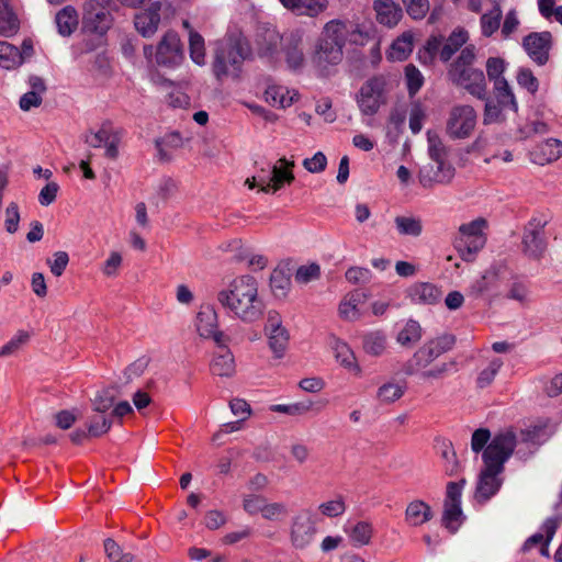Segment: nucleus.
<instances>
[{"instance_id": "nucleus-1", "label": "nucleus", "mask_w": 562, "mask_h": 562, "mask_svg": "<svg viewBox=\"0 0 562 562\" xmlns=\"http://www.w3.org/2000/svg\"><path fill=\"white\" fill-rule=\"evenodd\" d=\"M217 301L229 315L244 323H254L263 313L258 282L249 274L233 279L217 293Z\"/></svg>"}, {"instance_id": "nucleus-43", "label": "nucleus", "mask_w": 562, "mask_h": 562, "mask_svg": "<svg viewBox=\"0 0 562 562\" xmlns=\"http://www.w3.org/2000/svg\"><path fill=\"white\" fill-rule=\"evenodd\" d=\"M493 94L494 101L503 106H509V110L517 112L518 104L506 79L493 83Z\"/></svg>"}, {"instance_id": "nucleus-28", "label": "nucleus", "mask_w": 562, "mask_h": 562, "mask_svg": "<svg viewBox=\"0 0 562 562\" xmlns=\"http://www.w3.org/2000/svg\"><path fill=\"white\" fill-rule=\"evenodd\" d=\"M331 349L334 351L336 360L347 370L353 371L360 374L361 370L357 362L356 356L350 347L342 340L333 337Z\"/></svg>"}, {"instance_id": "nucleus-38", "label": "nucleus", "mask_w": 562, "mask_h": 562, "mask_svg": "<svg viewBox=\"0 0 562 562\" xmlns=\"http://www.w3.org/2000/svg\"><path fill=\"white\" fill-rule=\"evenodd\" d=\"M405 383L391 380L378 389L376 398L383 404H392L398 401L405 394Z\"/></svg>"}, {"instance_id": "nucleus-42", "label": "nucleus", "mask_w": 562, "mask_h": 562, "mask_svg": "<svg viewBox=\"0 0 562 562\" xmlns=\"http://www.w3.org/2000/svg\"><path fill=\"white\" fill-rule=\"evenodd\" d=\"M386 345V335L381 330L368 333L363 337V350L370 356L379 357L383 355Z\"/></svg>"}, {"instance_id": "nucleus-48", "label": "nucleus", "mask_w": 562, "mask_h": 562, "mask_svg": "<svg viewBox=\"0 0 562 562\" xmlns=\"http://www.w3.org/2000/svg\"><path fill=\"white\" fill-rule=\"evenodd\" d=\"M190 58L199 66L205 65V44L204 38L194 30H190L189 36Z\"/></svg>"}, {"instance_id": "nucleus-23", "label": "nucleus", "mask_w": 562, "mask_h": 562, "mask_svg": "<svg viewBox=\"0 0 562 562\" xmlns=\"http://www.w3.org/2000/svg\"><path fill=\"white\" fill-rule=\"evenodd\" d=\"M376 21L387 27H394L403 16L402 8L394 0H374Z\"/></svg>"}, {"instance_id": "nucleus-18", "label": "nucleus", "mask_w": 562, "mask_h": 562, "mask_svg": "<svg viewBox=\"0 0 562 562\" xmlns=\"http://www.w3.org/2000/svg\"><path fill=\"white\" fill-rule=\"evenodd\" d=\"M551 33H531L524 38V48L529 57L538 65H544L549 59L551 47Z\"/></svg>"}, {"instance_id": "nucleus-35", "label": "nucleus", "mask_w": 562, "mask_h": 562, "mask_svg": "<svg viewBox=\"0 0 562 562\" xmlns=\"http://www.w3.org/2000/svg\"><path fill=\"white\" fill-rule=\"evenodd\" d=\"M486 243L485 236L457 238L456 248L461 258L465 261H472L474 256L484 247Z\"/></svg>"}, {"instance_id": "nucleus-30", "label": "nucleus", "mask_w": 562, "mask_h": 562, "mask_svg": "<svg viewBox=\"0 0 562 562\" xmlns=\"http://www.w3.org/2000/svg\"><path fill=\"white\" fill-rule=\"evenodd\" d=\"M364 302V294L360 292H352L344 297L339 304V316L349 322H355L360 318L361 313L359 305Z\"/></svg>"}, {"instance_id": "nucleus-39", "label": "nucleus", "mask_w": 562, "mask_h": 562, "mask_svg": "<svg viewBox=\"0 0 562 562\" xmlns=\"http://www.w3.org/2000/svg\"><path fill=\"white\" fill-rule=\"evenodd\" d=\"M227 247L231 251L235 252V257L238 260H247L249 267L261 270L267 266V258L265 256L250 254L247 249H244V245L240 240H233Z\"/></svg>"}, {"instance_id": "nucleus-24", "label": "nucleus", "mask_w": 562, "mask_h": 562, "mask_svg": "<svg viewBox=\"0 0 562 562\" xmlns=\"http://www.w3.org/2000/svg\"><path fill=\"white\" fill-rule=\"evenodd\" d=\"M217 345L218 350L214 353L210 364L211 372L221 378H231L236 370L234 356L223 342Z\"/></svg>"}, {"instance_id": "nucleus-54", "label": "nucleus", "mask_w": 562, "mask_h": 562, "mask_svg": "<svg viewBox=\"0 0 562 562\" xmlns=\"http://www.w3.org/2000/svg\"><path fill=\"white\" fill-rule=\"evenodd\" d=\"M104 551L111 562H135L134 555L132 553H124L113 539L104 541Z\"/></svg>"}, {"instance_id": "nucleus-15", "label": "nucleus", "mask_w": 562, "mask_h": 562, "mask_svg": "<svg viewBox=\"0 0 562 562\" xmlns=\"http://www.w3.org/2000/svg\"><path fill=\"white\" fill-rule=\"evenodd\" d=\"M265 334L268 339L269 348L274 357L282 358L289 346L290 334L283 326L282 318L278 312H268Z\"/></svg>"}, {"instance_id": "nucleus-16", "label": "nucleus", "mask_w": 562, "mask_h": 562, "mask_svg": "<svg viewBox=\"0 0 562 562\" xmlns=\"http://www.w3.org/2000/svg\"><path fill=\"white\" fill-rule=\"evenodd\" d=\"M454 172V167L447 160H431L419 169L418 179L424 188H432L436 184L450 183Z\"/></svg>"}, {"instance_id": "nucleus-62", "label": "nucleus", "mask_w": 562, "mask_h": 562, "mask_svg": "<svg viewBox=\"0 0 562 562\" xmlns=\"http://www.w3.org/2000/svg\"><path fill=\"white\" fill-rule=\"evenodd\" d=\"M405 78L409 94H415L424 85L422 72L412 64L405 67Z\"/></svg>"}, {"instance_id": "nucleus-6", "label": "nucleus", "mask_w": 562, "mask_h": 562, "mask_svg": "<svg viewBox=\"0 0 562 562\" xmlns=\"http://www.w3.org/2000/svg\"><path fill=\"white\" fill-rule=\"evenodd\" d=\"M243 510L249 516L260 515L270 522H283L290 514L286 503L271 501L259 493H246L241 496Z\"/></svg>"}, {"instance_id": "nucleus-25", "label": "nucleus", "mask_w": 562, "mask_h": 562, "mask_svg": "<svg viewBox=\"0 0 562 562\" xmlns=\"http://www.w3.org/2000/svg\"><path fill=\"white\" fill-rule=\"evenodd\" d=\"M533 162L546 165L557 161L562 156V142L549 138L539 144L531 153Z\"/></svg>"}, {"instance_id": "nucleus-12", "label": "nucleus", "mask_w": 562, "mask_h": 562, "mask_svg": "<svg viewBox=\"0 0 562 562\" xmlns=\"http://www.w3.org/2000/svg\"><path fill=\"white\" fill-rule=\"evenodd\" d=\"M465 483L467 481L462 479L458 482H449L447 485L442 522L451 532H456L463 520L461 496Z\"/></svg>"}, {"instance_id": "nucleus-26", "label": "nucleus", "mask_w": 562, "mask_h": 562, "mask_svg": "<svg viewBox=\"0 0 562 562\" xmlns=\"http://www.w3.org/2000/svg\"><path fill=\"white\" fill-rule=\"evenodd\" d=\"M407 295L416 304H436L440 302L442 292L431 283H416L407 290Z\"/></svg>"}, {"instance_id": "nucleus-50", "label": "nucleus", "mask_w": 562, "mask_h": 562, "mask_svg": "<svg viewBox=\"0 0 562 562\" xmlns=\"http://www.w3.org/2000/svg\"><path fill=\"white\" fill-rule=\"evenodd\" d=\"M502 10L495 5L488 13L481 16L482 34L490 37L501 25Z\"/></svg>"}, {"instance_id": "nucleus-57", "label": "nucleus", "mask_w": 562, "mask_h": 562, "mask_svg": "<svg viewBox=\"0 0 562 562\" xmlns=\"http://www.w3.org/2000/svg\"><path fill=\"white\" fill-rule=\"evenodd\" d=\"M427 140H428V155L430 159L434 160H446L447 149L440 139V137L431 133L427 132Z\"/></svg>"}, {"instance_id": "nucleus-52", "label": "nucleus", "mask_w": 562, "mask_h": 562, "mask_svg": "<svg viewBox=\"0 0 562 562\" xmlns=\"http://www.w3.org/2000/svg\"><path fill=\"white\" fill-rule=\"evenodd\" d=\"M506 61L501 57H488L485 63L486 76L492 83L505 80Z\"/></svg>"}, {"instance_id": "nucleus-60", "label": "nucleus", "mask_w": 562, "mask_h": 562, "mask_svg": "<svg viewBox=\"0 0 562 562\" xmlns=\"http://www.w3.org/2000/svg\"><path fill=\"white\" fill-rule=\"evenodd\" d=\"M321 276V268L317 263L303 265L297 268L295 272V281L301 284H306L311 281L317 280Z\"/></svg>"}, {"instance_id": "nucleus-22", "label": "nucleus", "mask_w": 562, "mask_h": 562, "mask_svg": "<svg viewBox=\"0 0 562 562\" xmlns=\"http://www.w3.org/2000/svg\"><path fill=\"white\" fill-rule=\"evenodd\" d=\"M560 524H561V518H559V517L548 518L543 522L541 530L539 532L532 535L531 537H529L526 540V542L524 544V550L527 551V550L531 549L533 546L541 544L540 553L543 557H549V548L548 547H549L550 541L554 537Z\"/></svg>"}, {"instance_id": "nucleus-36", "label": "nucleus", "mask_w": 562, "mask_h": 562, "mask_svg": "<svg viewBox=\"0 0 562 562\" xmlns=\"http://www.w3.org/2000/svg\"><path fill=\"white\" fill-rule=\"evenodd\" d=\"M19 31V20L8 3L0 0V35L12 36Z\"/></svg>"}, {"instance_id": "nucleus-9", "label": "nucleus", "mask_w": 562, "mask_h": 562, "mask_svg": "<svg viewBox=\"0 0 562 562\" xmlns=\"http://www.w3.org/2000/svg\"><path fill=\"white\" fill-rule=\"evenodd\" d=\"M113 0H87L83 4V26L88 32L103 35L112 26Z\"/></svg>"}, {"instance_id": "nucleus-14", "label": "nucleus", "mask_w": 562, "mask_h": 562, "mask_svg": "<svg viewBox=\"0 0 562 562\" xmlns=\"http://www.w3.org/2000/svg\"><path fill=\"white\" fill-rule=\"evenodd\" d=\"M121 138V131L114 128L110 122H105L98 131L88 133L85 142L93 148L104 147V156L115 160L119 157Z\"/></svg>"}, {"instance_id": "nucleus-34", "label": "nucleus", "mask_w": 562, "mask_h": 562, "mask_svg": "<svg viewBox=\"0 0 562 562\" xmlns=\"http://www.w3.org/2000/svg\"><path fill=\"white\" fill-rule=\"evenodd\" d=\"M396 231L402 236L418 237L423 233V221L414 215H397L394 218Z\"/></svg>"}, {"instance_id": "nucleus-55", "label": "nucleus", "mask_w": 562, "mask_h": 562, "mask_svg": "<svg viewBox=\"0 0 562 562\" xmlns=\"http://www.w3.org/2000/svg\"><path fill=\"white\" fill-rule=\"evenodd\" d=\"M407 14L414 20L424 19L430 8L428 0H401Z\"/></svg>"}, {"instance_id": "nucleus-37", "label": "nucleus", "mask_w": 562, "mask_h": 562, "mask_svg": "<svg viewBox=\"0 0 562 562\" xmlns=\"http://www.w3.org/2000/svg\"><path fill=\"white\" fill-rule=\"evenodd\" d=\"M496 281L497 277L494 272L485 271L470 284L468 295L473 299L483 297L495 288Z\"/></svg>"}, {"instance_id": "nucleus-32", "label": "nucleus", "mask_w": 562, "mask_h": 562, "mask_svg": "<svg viewBox=\"0 0 562 562\" xmlns=\"http://www.w3.org/2000/svg\"><path fill=\"white\" fill-rule=\"evenodd\" d=\"M326 402L315 403L313 401L307 400L288 405L278 404L272 407V411L278 413H284L291 416H302L310 412H314L317 414L324 408Z\"/></svg>"}, {"instance_id": "nucleus-45", "label": "nucleus", "mask_w": 562, "mask_h": 562, "mask_svg": "<svg viewBox=\"0 0 562 562\" xmlns=\"http://www.w3.org/2000/svg\"><path fill=\"white\" fill-rule=\"evenodd\" d=\"M373 527L368 521H358L348 530L349 539L355 547H363L370 543Z\"/></svg>"}, {"instance_id": "nucleus-10", "label": "nucleus", "mask_w": 562, "mask_h": 562, "mask_svg": "<svg viewBox=\"0 0 562 562\" xmlns=\"http://www.w3.org/2000/svg\"><path fill=\"white\" fill-rule=\"evenodd\" d=\"M316 533V521L310 509H303L292 517L289 538L294 549L307 548L314 541Z\"/></svg>"}, {"instance_id": "nucleus-53", "label": "nucleus", "mask_w": 562, "mask_h": 562, "mask_svg": "<svg viewBox=\"0 0 562 562\" xmlns=\"http://www.w3.org/2000/svg\"><path fill=\"white\" fill-rule=\"evenodd\" d=\"M20 209L18 203L10 202L4 210V229L8 234L13 235L19 231Z\"/></svg>"}, {"instance_id": "nucleus-20", "label": "nucleus", "mask_w": 562, "mask_h": 562, "mask_svg": "<svg viewBox=\"0 0 562 562\" xmlns=\"http://www.w3.org/2000/svg\"><path fill=\"white\" fill-rule=\"evenodd\" d=\"M502 472L503 470H496V468L484 465L476 484L474 494L475 499L479 502H486L497 493L502 485V480L498 479V474Z\"/></svg>"}, {"instance_id": "nucleus-17", "label": "nucleus", "mask_w": 562, "mask_h": 562, "mask_svg": "<svg viewBox=\"0 0 562 562\" xmlns=\"http://www.w3.org/2000/svg\"><path fill=\"white\" fill-rule=\"evenodd\" d=\"M183 59L180 37L175 31H167L156 48V61L164 66H176Z\"/></svg>"}, {"instance_id": "nucleus-2", "label": "nucleus", "mask_w": 562, "mask_h": 562, "mask_svg": "<svg viewBox=\"0 0 562 562\" xmlns=\"http://www.w3.org/2000/svg\"><path fill=\"white\" fill-rule=\"evenodd\" d=\"M456 340L451 335H441L427 340L404 366L406 375H415L423 383H432L443 379L454 362H436L452 349Z\"/></svg>"}, {"instance_id": "nucleus-61", "label": "nucleus", "mask_w": 562, "mask_h": 562, "mask_svg": "<svg viewBox=\"0 0 562 562\" xmlns=\"http://www.w3.org/2000/svg\"><path fill=\"white\" fill-rule=\"evenodd\" d=\"M486 227V221L484 218H476L470 223L462 224L459 227V237L458 238H467V237H479L484 236L483 229Z\"/></svg>"}, {"instance_id": "nucleus-31", "label": "nucleus", "mask_w": 562, "mask_h": 562, "mask_svg": "<svg viewBox=\"0 0 562 562\" xmlns=\"http://www.w3.org/2000/svg\"><path fill=\"white\" fill-rule=\"evenodd\" d=\"M432 518V512L425 502L416 499L411 502L405 510V520L411 526H420Z\"/></svg>"}, {"instance_id": "nucleus-8", "label": "nucleus", "mask_w": 562, "mask_h": 562, "mask_svg": "<svg viewBox=\"0 0 562 562\" xmlns=\"http://www.w3.org/2000/svg\"><path fill=\"white\" fill-rule=\"evenodd\" d=\"M517 440L512 429L497 432L483 452L484 465L504 470V463L513 454Z\"/></svg>"}, {"instance_id": "nucleus-44", "label": "nucleus", "mask_w": 562, "mask_h": 562, "mask_svg": "<svg viewBox=\"0 0 562 562\" xmlns=\"http://www.w3.org/2000/svg\"><path fill=\"white\" fill-rule=\"evenodd\" d=\"M301 37L296 34H290L286 37L285 57L288 65L296 69L303 65L304 55L301 49Z\"/></svg>"}, {"instance_id": "nucleus-40", "label": "nucleus", "mask_w": 562, "mask_h": 562, "mask_svg": "<svg viewBox=\"0 0 562 562\" xmlns=\"http://www.w3.org/2000/svg\"><path fill=\"white\" fill-rule=\"evenodd\" d=\"M414 36L412 32H405L397 37L389 50V58L392 60H404L413 50Z\"/></svg>"}, {"instance_id": "nucleus-59", "label": "nucleus", "mask_w": 562, "mask_h": 562, "mask_svg": "<svg viewBox=\"0 0 562 562\" xmlns=\"http://www.w3.org/2000/svg\"><path fill=\"white\" fill-rule=\"evenodd\" d=\"M30 339L26 331L20 330L7 344L0 348V357H8L18 352Z\"/></svg>"}, {"instance_id": "nucleus-4", "label": "nucleus", "mask_w": 562, "mask_h": 562, "mask_svg": "<svg viewBox=\"0 0 562 562\" xmlns=\"http://www.w3.org/2000/svg\"><path fill=\"white\" fill-rule=\"evenodd\" d=\"M475 59V46L467 45L461 49L458 57L450 63L447 77L452 85L463 88L479 100H484L487 92V81L483 70L473 67Z\"/></svg>"}, {"instance_id": "nucleus-58", "label": "nucleus", "mask_w": 562, "mask_h": 562, "mask_svg": "<svg viewBox=\"0 0 562 562\" xmlns=\"http://www.w3.org/2000/svg\"><path fill=\"white\" fill-rule=\"evenodd\" d=\"M261 49L266 54H272L282 42V36L276 29H266L260 35Z\"/></svg>"}, {"instance_id": "nucleus-64", "label": "nucleus", "mask_w": 562, "mask_h": 562, "mask_svg": "<svg viewBox=\"0 0 562 562\" xmlns=\"http://www.w3.org/2000/svg\"><path fill=\"white\" fill-rule=\"evenodd\" d=\"M46 262L50 269V272L55 277H60L69 263V256L66 251H56L53 254L52 258L46 260Z\"/></svg>"}, {"instance_id": "nucleus-21", "label": "nucleus", "mask_w": 562, "mask_h": 562, "mask_svg": "<svg viewBox=\"0 0 562 562\" xmlns=\"http://www.w3.org/2000/svg\"><path fill=\"white\" fill-rule=\"evenodd\" d=\"M162 5L161 1H156L147 10L135 15V29L144 37H151L158 31Z\"/></svg>"}, {"instance_id": "nucleus-51", "label": "nucleus", "mask_w": 562, "mask_h": 562, "mask_svg": "<svg viewBox=\"0 0 562 562\" xmlns=\"http://www.w3.org/2000/svg\"><path fill=\"white\" fill-rule=\"evenodd\" d=\"M485 109L483 115L484 124H493L504 120V111L509 110V106H503L494 101V99L485 98Z\"/></svg>"}, {"instance_id": "nucleus-46", "label": "nucleus", "mask_w": 562, "mask_h": 562, "mask_svg": "<svg viewBox=\"0 0 562 562\" xmlns=\"http://www.w3.org/2000/svg\"><path fill=\"white\" fill-rule=\"evenodd\" d=\"M295 95V93L290 95V92L280 86H270L265 91L266 101L278 108L290 106L294 102Z\"/></svg>"}, {"instance_id": "nucleus-41", "label": "nucleus", "mask_w": 562, "mask_h": 562, "mask_svg": "<svg viewBox=\"0 0 562 562\" xmlns=\"http://www.w3.org/2000/svg\"><path fill=\"white\" fill-rule=\"evenodd\" d=\"M270 288L277 297H285L291 289V277L284 268H277L270 276Z\"/></svg>"}, {"instance_id": "nucleus-7", "label": "nucleus", "mask_w": 562, "mask_h": 562, "mask_svg": "<svg viewBox=\"0 0 562 562\" xmlns=\"http://www.w3.org/2000/svg\"><path fill=\"white\" fill-rule=\"evenodd\" d=\"M387 82L383 76H375L362 83L356 94V102L362 115L373 116L386 103Z\"/></svg>"}, {"instance_id": "nucleus-11", "label": "nucleus", "mask_w": 562, "mask_h": 562, "mask_svg": "<svg viewBox=\"0 0 562 562\" xmlns=\"http://www.w3.org/2000/svg\"><path fill=\"white\" fill-rule=\"evenodd\" d=\"M476 112L471 105H456L451 109L447 120V134L454 139L468 138L476 126Z\"/></svg>"}, {"instance_id": "nucleus-27", "label": "nucleus", "mask_w": 562, "mask_h": 562, "mask_svg": "<svg viewBox=\"0 0 562 562\" xmlns=\"http://www.w3.org/2000/svg\"><path fill=\"white\" fill-rule=\"evenodd\" d=\"M469 33L462 27H457L445 40L440 50L439 58L441 61H449L451 57L468 42Z\"/></svg>"}, {"instance_id": "nucleus-49", "label": "nucleus", "mask_w": 562, "mask_h": 562, "mask_svg": "<svg viewBox=\"0 0 562 562\" xmlns=\"http://www.w3.org/2000/svg\"><path fill=\"white\" fill-rule=\"evenodd\" d=\"M503 364L504 362L501 358H493L492 360H490L486 368L482 369L479 372L476 378V386L479 389H485L490 386L493 383L499 370L502 369Z\"/></svg>"}, {"instance_id": "nucleus-3", "label": "nucleus", "mask_w": 562, "mask_h": 562, "mask_svg": "<svg viewBox=\"0 0 562 562\" xmlns=\"http://www.w3.org/2000/svg\"><path fill=\"white\" fill-rule=\"evenodd\" d=\"M249 48L246 41L236 34L227 35L214 43L211 70L216 81L237 80Z\"/></svg>"}, {"instance_id": "nucleus-13", "label": "nucleus", "mask_w": 562, "mask_h": 562, "mask_svg": "<svg viewBox=\"0 0 562 562\" xmlns=\"http://www.w3.org/2000/svg\"><path fill=\"white\" fill-rule=\"evenodd\" d=\"M548 221L543 216L532 217L525 227L522 235V251L532 259H540L546 249L547 241L544 228Z\"/></svg>"}, {"instance_id": "nucleus-56", "label": "nucleus", "mask_w": 562, "mask_h": 562, "mask_svg": "<svg viewBox=\"0 0 562 562\" xmlns=\"http://www.w3.org/2000/svg\"><path fill=\"white\" fill-rule=\"evenodd\" d=\"M270 173V191L272 192H277L284 183H291L294 180V176L291 170L282 169L278 166H273Z\"/></svg>"}, {"instance_id": "nucleus-33", "label": "nucleus", "mask_w": 562, "mask_h": 562, "mask_svg": "<svg viewBox=\"0 0 562 562\" xmlns=\"http://www.w3.org/2000/svg\"><path fill=\"white\" fill-rule=\"evenodd\" d=\"M423 337V328L415 319H408L396 335V342L402 347L411 348Z\"/></svg>"}, {"instance_id": "nucleus-47", "label": "nucleus", "mask_w": 562, "mask_h": 562, "mask_svg": "<svg viewBox=\"0 0 562 562\" xmlns=\"http://www.w3.org/2000/svg\"><path fill=\"white\" fill-rule=\"evenodd\" d=\"M22 64V55L19 49L8 42L0 41V67L14 69Z\"/></svg>"}, {"instance_id": "nucleus-29", "label": "nucleus", "mask_w": 562, "mask_h": 562, "mask_svg": "<svg viewBox=\"0 0 562 562\" xmlns=\"http://www.w3.org/2000/svg\"><path fill=\"white\" fill-rule=\"evenodd\" d=\"M57 31L61 36H70L78 27L79 15L72 5H66L55 15Z\"/></svg>"}, {"instance_id": "nucleus-19", "label": "nucleus", "mask_w": 562, "mask_h": 562, "mask_svg": "<svg viewBox=\"0 0 562 562\" xmlns=\"http://www.w3.org/2000/svg\"><path fill=\"white\" fill-rule=\"evenodd\" d=\"M199 335L203 338H212L216 344L223 342V333L217 329V313L213 306L206 305L201 307L196 315L195 323Z\"/></svg>"}, {"instance_id": "nucleus-5", "label": "nucleus", "mask_w": 562, "mask_h": 562, "mask_svg": "<svg viewBox=\"0 0 562 562\" xmlns=\"http://www.w3.org/2000/svg\"><path fill=\"white\" fill-rule=\"evenodd\" d=\"M350 33L347 23L333 20L325 24L312 56L314 67L322 74L342 60V48Z\"/></svg>"}, {"instance_id": "nucleus-63", "label": "nucleus", "mask_w": 562, "mask_h": 562, "mask_svg": "<svg viewBox=\"0 0 562 562\" xmlns=\"http://www.w3.org/2000/svg\"><path fill=\"white\" fill-rule=\"evenodd\" d=\"M112 426L109 418L103 415L93 416L88 424V434L91 437H100L106 434Z\"/></svg>"}]
</instances>
